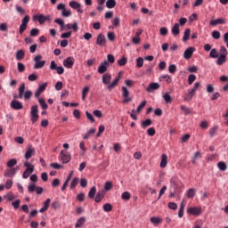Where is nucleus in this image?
<instances>
[{
  "label": "nucleus",
  "mask_w": 228,
  "mask_h": 228,
  "mask_svg": "<svg viewBox=\"0 0 228 228\" xmlns=\"http://www.w3.org/2000/svg\"><path fill=\"white\" fill-rule=\"evenodd\" d=\"M122 77V71H119L118 77L114 78L111 84L109 86V90H113V88H117L118 86V83H120V79Z\"/></svg>",
  "instance_id": "nucleus-10"
},
{
  "label": "nucleus",
  "mask_w": 228,
  "mask_h": 228,
  "mask_svg": "<svg viewBox=\"0 0 228 228\" xmlns=\"http://www.w3.org/2000/svg\"><path fill=\"white\" fill-rule=\"evenodd\" d=\"M121 92L124 104H127L128 102H131V101H133V98L129 96V89H127V87L122 86Z\"/></svg>",
  "instance_id": "nucleus-4"
},
{
  "label": "nucleus",
  "mask_w": 228,
  "mask_h": 228,
  "mask_svg": "<svg viewBox=\"0 0 228 228\" xmlns=\"http://www.w3.org/2000/svg\"><path fill=\"white\" fill-rule=\"evenodd\" d=\"M45 88H47V83L39 85L37 90L35 93V97H40V94L45 92Z\"/></svg>",
  "instance_id": "nucleus-21"
},
{
  "label": "nucleus",
  "mask_w": 228,
  "mask_h": 228,
  "mask_svg": "<svg viewBox=\"0 0 228 228\" xmlns=\"http://www.w3.org/2000/svg\"><path fill=\"white\" fill-rule=\"evenodd\" d=\"M57 10L61 11L62 17L67 18V17H70V15H72V11H70L69 9H67L65 4H59L57 5Z\"/></svg>",
  "instance_id": "nucleus-5"
},
{
  "label": "nucleus",
  "mask_w": 228,
  "mask_h": 228,
  "mask_svg": "<svg viewBox=\"0 0 228 228\" xmlns=\"http://www.w3.org/2000/svg\"><path fill=\"white\" fill-rule=\"evenodd\" d=\"M4 199L7 200V202H12V200H15V195H13V192L9 191L5 195H4Z\"/></svg>",
  "instance_id": "nucleus-26"
},
{
  "label": "nucleus",
  "mask_w": 228,
  "mask_h": 228,
  "mask_svg": "<svg viewBox=\"0 0 228 228\" xmlns=\"http://www.w3.org/2000/svg\"><path fill=\"white\" fill-rule=\"evenodd\" d=\"M112 210H113V206L111 204L106 203L103 205V211H105V213H110Z\"/></svg>",
  "instance_id": "nucleus-47"
},
{
  "label": "nucleus",
  "mask_w": 228,
  "mask_h": 228,
  "mask_svg": "<svg viewBox=\"0 0 228 228\" xmlns=\"http://www.w3.org/2000/svg\"><path fill=\"white\" fill-rule=\"evenodd\" d=\"M209 58H218V50L213 48L209 53Z\"/></svg>",
  "instance_id": "nucleus-50"
},
{
  "label": "nucleus",
  "mask_w": 228,
  "mask_h": 228,
  "mask_svg": "<svg viewBox=\"0 0 228 228\" xmlns=\"http://www.w3.org/2000/svg\"><path fill=\"white\" fill-rule=\"evenodd\" d=\"M38 105H33L30 108V121L32 124H36V122H38Z\"/></svg>",
  "instance_id": "nucleus-3"
},
{
  "label": "nucleus",
  "mask_w": 228,
  "mask_h": 228,
  "mask_svg": "<svg viewBox=\"0 0 228 228\" xmlns=\"http://www.w3.org/2000/svg\"><path fill=\"white\" fill-rule=\"evenodd\" d=\"M126 63H127L126 57H122L121 59L118 60V65H119V67H124Z\"/></svg>",
  "instance_id": "nucleus-51"
},
{
  "label": "nucleus",
  "mask_w": 228,
  "mask_h": 228,
  "mask_svg": "<svg viewBox=\"0 0 228 228\" xmlns=\"http://www.w3.org/2000/svg\"><path fill=\"white\" fill-rule=\"evenodd\" d=\"M37 191V184L35 183H30L28 187V193H33V191Z\"/></svg>",
  "instance_id": "nucleus-55"
},
{
  "label": "nucleus",
  "mask_w": 228,
  "mask_h": 228,
  "mask_svg": "<svg viewBox=\"0 0 228 228\" xmlns=\"http://www.w3.org/2000/svg\"><path fill=\"white\" fill-rule=\"evenodd\" d=\"M168 72L170 74H175V72H177V66H175V64H171L168 67Z\"/></svg>",
  "instance_id": "nucleus-52"
},
{
  "label": "nucleus",
  "mask_w": 228,
  "mask_h": 228,
  "mask_svg": "<svg viewBox=\"0 0 228 228\" xmlns=\"http://www.w3.org/2000/svg\"><path fill=\"white\" fill-rule=\"evenodd\" d=\"M136 67L138 69H141V67H143V58L139 57L136 59Z\"/></svg>",
  "instance_id": "nucleus-58"
},
{
  "label": "nucleus",
  "mask_w": 228,
  "mask_h": 228,
  "mask_svg": "<svg viewBox=\"0 0 228 228\" xmlns=\"http://www.w3.org/2000/svg\"><path fill=\"white\" fill-rule=\"evenodd\" d=\"M106 195V192L104 191H100L96 193V196L94 197V202H101L102 199H104Z\"/></svg>",
  "instance_id": "nucleus-24"
},
{
  "label": "nucleus",
  "mask_w": 228,
  "mask_h": 228,
  "mask_svg": "<svg viewBox=\"0 0 228 228\" xmlns=\"http://www.w3.org/2000/svg\"><path fill=\"white\" fill-rule=\"evenodd\" d=\"M28 24H29V15H26L21 20V24L20 25V30H19L20 35H22V33H24V30L28 29Z\"/></svg>",
  "instance_id": "nucleus-7"
},
{
  "label": "nucleus",
  "mask_w": 228,
  "mask_h": 228,
  "mask_svg": "<svg viewBox=\"0 0 228 228\" xmlns=\"http://www.w3.org/2000/svg\"><path fill=\"white\" fill-rule=\"evenodd\" d=\"M90 92V87L85 86L82 90V100L86 101V95H88V93Z\"/></svg>",
  "instance_id": "nucleus-38"
},
{
  "label": "nucleus",
  "mask_w": 228,
  "mask_h": 228,
  "mask_svg": "<svg viewBox=\"0 0 228 228\" xmlns=\"http://www.w3.org/2000/svg\"><path fill=\"white\" fill-rule=\"evenodd\" d=\"M95 193H97V188H95V186H93L88 192L89 199H94L95 197Z\"/></svg>",
  "instance_id": "nucleus-46"
},
{
  "label": "nucleus",
  "mask_w": 228,
  "mask_h": 228,
  "mask_svg": "<svg viewBox=\"0 0 228 228\" xmlns=\"http://www.w3.org/2000/svg\"><path fill=\"white\" fill-rule=\"evenodd\" d=\"M159 89V85L158 83H151L146 88L147 92H152V90Z\"/></svg>",
  "instance_id": "nucleus-28"
},
{
  "label": "nucleus",
  "mask_w": 228,
  "mask_h": 228,
  "mask_svg": "<svg viewBox=\"0 0 228 228\" xmlns=\"http://www.w3.org/2000/svg\"><path fill=\"white\" fill-rule=\"evenodd\" d=\"M108 67H110V62H108V61H104L98 67V73L104 74L105 72L108 71Z\"/></svg>",
  "instance_id": "nucleus-14"
},
{
  "label": "nucleus",
  "mask_w": 228,
  "mask_h": 228,
  "mask_svg": "<svg viewBox=\"0 0 228 228\" xmlns=\"http://www.w3.org/2000/svg\"><path fill=\"white\" fill-rule=\"evenodd\" d=\"M111 74L110 73H105L102 75V81L103 83V85H105V86H107V89L110 90V85H111Z\"/></svg>",
  "instance_id": "nucleus-9"
},
{
  "label": "nucleus",
  "mask_w": 228,
  "mask_h": 228,
  "mask_svg": "<svg viewBox=\"0 0 228 228\" xmlns=\"http://www.w3.org/2000/svg\"><path fill=\"white\" fill-rule=\"evenodd\" d=\"M7 167L8 168H13V167H15V165H17V160L16 159H11L8 162H7Z\"/></svg>",
  "instance_id": "nucleus-48"
},
{
  "label": "nucleus",
  "mask_w": 228,
  "mask_h": 228,
  "mask_svg": "<svg viewBox=\"0 0 228 228\" xmlns=\"http://www.w3.org/2000/svg\"><path fill=\"white\" fill-rule=\"evenodd\" d=\"M188 199H193L195 197V189H189L187 191Z\"/></svg>",
  "instance_id": "nucleus-56"
},
{
  "label": "nucleus",
  "mask_w": 228,
  "mask_h": 228,
  "mask_svg": "<svg viewBox=\"0 0 228 228\" xmlns=\"http://www.w3.org/2000/svg\"><path fill=\"white\" fill-rule=\"evenodd\" d=\"M188 215H193V216H199L202 215V208L200 207H190L187 208Z\"/></svg>",
  "instance_id": "nucleus-6"
},
{
  "label": "nucleus",
  "mask_w": 228,
  "mask_h": 228,
  "mask_svg": "<svg viewBox=\"0 0 228 228\" xmlns=\"http://www.w3.org/2000/svg\"><path fill=\"white\" fill-rule=\"evenodd\" d=\"M24 167H26V169L23 172L22 177L23 179H28V177L31 175L32 172H35V166L27 160L24 162Z\"/></svg>",
  "instance_id": "nucleus-1"
},
{
  "label": "nucleus",
  "mask_w": 228,
  "mask_h": 228,
  "mask_svg": "<svg viewBox=\"0 0 228 228\" xmlns=\"http://www.w3.org/2000/svg\"><path fill=\"white\" fill-rule=\"evenodd\" d=\"M50 70H56L57 74L60 76L65 72V69H63L62 66H58L54 61L50 62Z\"/></svg>",
  "instance_id": "nucleus-8"
},
{
  "label": "nucleus",
  "mask_w": 228,
  "mask_h": 228,
  "mask_svg": "<svg viewBox=\"0 0 228 228\" xmlns=\"http://www.w3.org/2000/svg\"><path fill=\"white\" fill-rule=\"evenodd\" d=\"M106 6L109 10H111L117 6V1L115 0H107Z\"/></svg>",
  "instance_id": "nucleus-31"
},
{
  "label": "nucleus",
  "mask_w": 228,
  "mask_h": 228,
  "mask_svg": "<svg viewBox=\"0 0 228 228\" xmlns=\"http://www.w3.org/2000/svg\"><path fill=\"white\" fill-rule=\"evenodd\" d=\"M74 57H68L63 61L62 65L65 69H72L74 67Z\"/></svg>",
  "instance_id": "nucleus-13"
},
{
  "label": "nucleus",
  "mask_w": 228,
  "mask_h": 228,
  "mask_svg": "<svg viewBox=\"0 0 228 228\" xmlns=\"http://www.w3.org/2000/svg\"><path fill=\"white\" fill-rule=\"evenodd\" d=\"M15 174H17V168L16 167H9L4 171V177H13V175H15Z\"/></svg>",
  "instance_id": "nucleus-19"
},
{
  "label": "nucleus",
  "mask_w": 228,
  "mask_h": 228,
  "mask_svg": "<svg viewBox=\"0 0 228 228\" xmlns=\"http://www.w3.org/2000/svg\"><path fill=\"white\" fill-rule=\"evenodd\" d=\"M227 54H228L227 48H225V46H221L220 47V56L227 57Z\"/></svg>",
  "instance_id": "nucleus-59"
},
{
  "label": "nucleus",
  "mask_w": 228,
  "mask_h": 228,
  "mask_svg": "<svg viewBox=\"0 0 228 228\" xmlns=\"http://www.w3.org/2000/svg\"><path fill=\"white\" fill-rule=\"evenodd\" d=\"M24 56H26V52H24V50L17 51L16 60H18V61H20V60H24Z\"/></svg>",
  "instance_id": "nucleus-29"
},
{
  "label": "nucleus",
  "mask_w": 228,
  "mask_h": 228,
  "mask_svg": "<svg viewBox=\"0 0 228 228\" xmlns=\"http://www.w3.org/2000/svg\"><path fill=\"white\" fill-rule=\"evenodd\" d=\"M209 24L213 27L218 26L220 24H225V19L224 18H218L216 20H210Z\"/></svg>",
  "instance_id": "nucleus-22"
},
{
  "label": "nucleus",
  "mask_w": 228,
  "mask_h": 228,
  "mask_svg": "<svg viewBox=\"0 0 228 228\" xmlns=\"http://www.w3.org/2000/svg\"><path fill=\"white\" fill-rule=\"evenodd\" d=\"M79 183V178L75 177L70 183V190H75L76 186Z\"/></svg>",
  "instance_id": "nucleus-43"
},
{
  "label": "nucleus",
  "mask_w": 228,
  "mask_h": 228,
  "mask_svg": "<svg viewBox=\"0 0 228 228\" xmlns=\"http://www.w3.org/2000/svg\"><path fill=\"white\" fill-rule=\"evenodd\" d=\"M51 17L49 15L44 16V14H36L33 16V20H38L39 24H44L46 20H49Z\"/></svg>",
  "instance_id": "nucleus-11"
},
{
  "label": "nucleus",
  "mask_w": 228,
  "mask_h": 228,
  "mask_svg": "<svg viewBox=\"0 0 228 228\" xmlns=\"http://www.w3.org/2000/svg\"><path fill=\"white\" fill-rule=\"evenodd\" d=\"M167 165H168V156L167 154L163 153L160 156L159 167H160V168H167Z\"/></svg>",
  "instance_id": "nucleus-17"
},
{
  "label": "nucleus",
  "mask_w": 228,
  "mask_h": 228,
  "mask_svg": "<svg viewBox=\"0 0 228 228\" xmlns=\"http://www.w3.org/2000/svg\"><path fill=\"white\" fill-rule=\"evenodd\" d=\"M159 79L160 81H163V79H165L167 85H170V83H172V77H170L169 75H162Z\"/></svg>",
  "instance_id": "nucleus-45"
},
{
  "label": "nucleus",
  "mask_w": 228,
  "mask_h": 228,
  "mask_svg": "<svg viewBox=\"0 0 228 228\" xmlns=\"http://www.w3.org/2000/svg\"><path fill=\"white\" fill-rule=\"evenodd\" d=\"M112 189H113V183L106 182L104 184L103 191L106 193V191H110Z\"/></svg>",
  "instance_id": "nucleus-37"
},
{
  "label": "nucleus",
  "mask_w": 228,
  "mask_h": 228,
  "mask_svg": "<svg viewBox=\"0 0 228 228\" xmlns=\"http://www.w3.org/2000/svg\"><path fill=\"white\" fill-rule=\"evenodd\" d=\"M36 151L33 146H28V150L25 152V159L28 161V159H30V158H33L35 156Z\"/></svg>",
  "instance_id": "nucleus-18"
},
{
  "label": "nucleus",
  "mask_w": 228,
  "mask_h": 228,
  "mask_svg": "<svg viewBox=\"0 0 228 228\" xmlns=\"http://www.w3.org/2000/svg\"><path fill=\"white\" fill-rule=\"evenodd\" d=\"M55 24H59L61 26V31H63L65 29V21L61 19H55L54 20Z\"/></svg>",
  "instance_id": "nucleus-41"
},
{
  "label": "nucleus",
  "mask_w": 228,
  "mask_h": 228,
  "mask_svg": "<svg viewBox=\"0 0 228 228\" xmlns=\"http://www.w3.org/2000/svg\"><path fill=\"white\" fill-rule=\"evenodd\" d=\"M24 90H26V85L22 84L19 88L18 99H22V97H24Z\"/></svg>",
  "instance_id": "nucleus-34"
},
{
  "label": "nucleus",
  "mask_w": 228,
  "mask_h": 228,
  "mask_svg": "<svg viewBox=\"0 0 228 228\" xmlns=\"http://www.w3.org/2000/svg\"><path fill=\"white\" fill-rule=\"evenodd\" d=\"M225 61H227V57L224 56V55H219L217 57L216 60V65H224V63H225Z\"/></svg>",
  "instance_id": "nucleus-30"
},
{
  "label": "nucleus",
  "mask_w": 228,
  "mask_h": 228,
  "mask_svg": "<svg viewBox=\"0 0 228 228\" xmlns=\"http://www.w3.org/2000/svg\"><path fill=\"white\" fill-rule=\"evenodd\" d=\"M45 67V60H42V55L37 54L34 57V69L38 70V69H44Z\"/></svg>",
  "instance_id": "nucleus-2"
},
{
  "label": "nucleus",
  "mask_w": 228,
  "mask_h": 228,
  "mask_svg": "<svg viewBox=\"0 0 228 228\" xmlns=\"http://www.w3.org/2000/svg\"><path fill=\"white\" fill-rule=\"evenodd\" d=\"M93 114L94 115V117H96L97 118H102L103 115H102V111L99 110H94L93 111Z\"/></svg>",
  "instance_id": "nucleus-57"
},
{
  "label": "nucleus",
  "mask_w": 228,
  "mask_h": 228,
  "mask_svg": "<svg viewBox=\"0 0 228 228\" xmlns=\"http://www.w3.org/2000/svg\"><path fill=\"white\" fill-rule=\"evenodd\" d=\"M86 222V218L85 217H80L76 224H75V227H83L85 225V223Z\"/></svg>",
  "instance_id": "nucleus-36"
},
{
  "label": "nucleus",
  "mask_w": 228,
  "mask_h": 228,
  "mask_svg": "<svg viewBox=\"0 0 228 228\" xmlns=\"http://www.w3.org/2000/svg\"><path fill=\"white\" fill-rule=\"evenodd\" d=\"M142 128L145 129L146 127H149L150 126H152V120L146 119L141 123Z\"/></svg>",
  "instance_id": "nucleus-44"
},
{
  "label": "nucleus",
  "mask_w": 228,
  "mask_h": 228,
  "mask_svg": "<svg viewBox=\"0 0 228 228\" xmlns=\"http://www.w3.org/2000/svg\"><path fill=\"white\" fill-rule=\"evenodd\" d=\"M70 8H73V10H77V8H81V4L79 2L71 1L69 2Z\"/></svg>",
  "instance_id": "nucleus-42"
},
{
  "label": "nucleus",
  "mask_w": 228,
  "mask_h": 228,
  "mask_svg": "<svg viewBox=\"0 0 228 228\" xmlns=\"http://www.w3.org/2000/svg\"><path fill=\"white\" fill-rule=\"evenodd\" d=\"M150 220L151 224H153V225H159V224H161L163 222V219L159 216H152Z\"/></svg>",
  "instance_id": "nucleus-27"
},
{
  "label": "nucleus",
  "mask_w": 228,
  "mask_h": 228,
  "mask_svg": "<svg viewBox=\"0 0 228 228\" xmlns=\"http://www.w3.org/2000/svg\"><path fill=\"white\" fill-rule=\"evenodd\" d=\"M38 102H39L42 110H47V108H49V106L47 105V102H45V99L39 98Z\"/></svg>",
  "instance_id": "nucleus-39"
},
{
  "label": "nucleus",
  "mask_w": 228,
  "mask_h": 228,
  "mask_svg": "<svg viewBox=\"0 0 228 228\" xmlns=\"http://www.w3.org/2000/svg\"><path fill=\"white\" fill-rule=\"evenodd\" d=\"M217 167L219 168V170H221V172H225L227 170V164H225V162H218L217 163Z\"/></svg>",
  "instance_id": "nucleus-40"
},
{
  "label": "nucleus",
  "mask_w": 228,
  "mask_h": 228,
  "mask_svg": "<svg viewBox=\"0 0 228 228\" xmlns=\"http://www.w3.org/2000/svg\"><path fill=\"white\" fill-rule=\"evenodd\" d=\"M96 45L104 47L106 45V37L103 34H99L96 38Z\"/></svg>",
  "instance_id": "nucleus-15"
},
{
  "label": "nucleus",
  "mask_w": 228,
  "mask_h": 228,
  "mask_svg": "<svg viewBox=\"0 0 228 228\" xmlns=\"http://www.w3.org/2000/svg\"><path fill=\"white\" fill-rule=\"evenodd\" d=\"M191 33V30L190 28H186L183 33V42H188L190 40V35Z\"/></svg>",
  "instance_id": "nucleus-33"
},
{
  "label": "nucleus",
  "mask_w": 228,
  "mask_h": 228,
  "mask_svg": "<svg viewBox=\"0 0 228 228\" xmlns=\"http://www.w3.org/2000/svg\"><path fill=\"white\" fill-rule=\"evenodd\" d=\"M60 158L62 163H69L70 161V154L64 153L63 151H61Z\"/></svg>",
  "instance_id": "nucleus-23"
},
{
  "label": "nucleus",
  "mask_w": 228,
  "mask_h": 228,
  "mask_svg": "<svg viewBox=\"0 0 228 228\" xmlns=\"http://www.w3.org/2000/svg\"><path fill=\"white\" fill-rule=\"evenodd\" d=\"M197 79V77L193 74L189 75L188 77V83L189 85H193V82Z\"/></svg>",
  "instance_id": "nucleus-61"
},
{
  "label": "nucleus",
  "mask_w": 228,
  "mask_h": 228,
  "mask_svg": "<svg viewBox=\"0 0 228 228\" xmlns=\"http://www.w3.org/2000/svg\"><path fill=\"white\" fill-rule=\"evenodd\" d=\"M11 108H12V110H22V108H24V105H22V102L17 100H12L11 102Z\"/></svg>",
  "instance_id": "nucleus-20"
},
{
  "label": "nucleus",
  "mask_w": 228,
  "mask_h": 228,
  "mask_svg": "<svg viewBox=\"0 0 228 228\" xmlns=\"http://www.w3.org/2000/svg\"><path fill=\"white\" fill-rule=\"evenodd\" d=\"M171 31H172V34L175 35V37H177V35L181 33V30L179 29V23H175L172 28Z\"/></svg>",
  "instance_id": "nucleus-32"
},
{
  "label": "nucleus",
  "mask_w": 228,
  "mask_h": 228,
  "mask_svg": "<svg viewBox=\"0 0 228 228\" xmlns=\"http://www.w3.org/2000/svg\"><path fill=\"white\" fill-rule=\"evenodd\" d=\"M95 128H91L90 130H88L85 135L83 136L84 140H88V138H90L91 134H95Z\"/></svg>",
  "instance_id": "nucleus-35"
},
{
  "label": "nucleus",
  "mask_w": 228,
  "mask_h": 228,
  "mask_svg": "<svg viewBox=\"0 0 228 228\" xmlns=\"http://www.w3.org/2000/svg\"><path fill=\"white\" fill-rule=\"evenodd\" d=\"M221 35H220V31L218 30H214L212 32V38H214L215 40H218L220 38Z\"/></svg>",
  "instance_id": "nucleus-60"
},
{
  "label": "nucleus",
  "mask_w": 228,
  "mask_h": 228,
  "mask_svg": "<svg viewBox=\"0 0 228 228\" xmlns=\"http://www.w3.org/2000/svg\"><path fill=\"white\" fill-rule=\"evenodd\" d=\"M200 158H202V155L200 154V151H196L194 154V157L192 159L193 165H195V163H197V159H200Z\"/></svg>",
  "instance_id": "nucleus-54"
},
{
  "label": "nucleus",
  "mask_w": 228,
  "mask_h": 228,
  "mask_svg": "<svg viewBox=\"0 0 228 228\" xmlns=\"http://www.w3.org/2000/svg\"><path fill=\"white\" fill-rule=\"evenodd\" d=\"M69 29H72L75 33L78 31L79 26L77 25V22L75 23H68L64 25L63 31H69Z\"/></svg>",
  "instance_id": "nucleus-12"
},
{
  "label": "nucleus",
  "mask_w": 228,
  "mask_h": 228,
  "mask_svg": "<svg viewBox=\"0 0 228 228\" xmlns=\"http://www.w3.org/2000/svg\"><path fill=\"white\" fill-rule=\"evenodd\" d=\"M163 99H164V101H165V102H166L167 104H168L169 102H172V96H170V94H169V93L164 94Z\"/></svg>",
  "instance_id": "nucleus-49"
},
{
  "label": "nucleus",
  "mask_w": 228,
  "mask_h": 228,
  "mask_svg": "<svg viewBox=\"0 0 228 228\" xmlns=\"http://www.w3.org/2000/svg\"><path fill=\"white\" fill-rule=\"evenodd\" d=\"M195 51V47L190 46L183 52V58L185 60H190L193 56V52Z\"/></svg>",
  "instance_id": "nucleus-16"
},
{
  "label": "nucleus",
  "mask_w": 228,
  "mask_h": 228,
  "mask_svg": "<svg viewBox=\"0 0 228 228\" xmlns=\"http://www.w3.org/2000/svg\"><path fill=\"white\" fill-rule=\"evenodd\" d=\"M121 199L123 200H129V199H131V193H129V191L123 192L121 195Z\"/></svg>",
  "instance_id": "nucleus-53"
},
{
  "label": "nucleus",
  "mask_w": 228,
  "mask_h": 228,
  "mask_svg": "<svg viewBox=\"0 0 228 228\" xmlns=\"http://www.w3.org/2000/svg\"><path fill=\"white\" fill-rule=\"evenodd\" d=\"M70 37H72V31L69 30L68 32L62 33L61 35V38H70Z\"/></svg>",
  "instance_id": "nucleus-63"
},
{
  "label": "nucleus",
  "mask_w": 228,
  "mask_h": 228,
  "mask_svg": "<svg viewBox=\"0 0 228 228\" xmlns=\"http://www.w3.org/2000/svg\"><path fill=\"white\" fill-rule=\"evenodd\" d=\"M218 131V126H213L212 128L209 129V134L210 136H215L216 134V132Z\"/></svg>",
  "instance_id": "nucleus-62"
},
{
  "label": "nucleus",
  "mask_w": 228,
  "mask_h": 228,
  "mask_svg": "<svg viewBox=\"0 0 228 228\" xmlns=\"http://www.w3.org/2000/svg\"><path fill=\"white\" fill-rule=\"evenodd\" d=\"M193 97H195V90L191 89L185 94L183 100L186 101L187 102H190V101H191V99H193Z\"/></svg>",
  "instance_id": "nucleus-25"
},
{
  "label": "nucleus",
  "mask_w": 228,
  "mask_h": 228,
  "mask_svg": "<svg viewBox=\"0 0 228 228\" xmlns=\"http://www.w3.org/2000/svg\"><path fill=\"white\" fill-rule=\"evenodd\" d=\"M26 66L22 62H18V71L24 72Z\"/></svg>",
  "instance_id": "nucleus-64"
}]
</instances>
